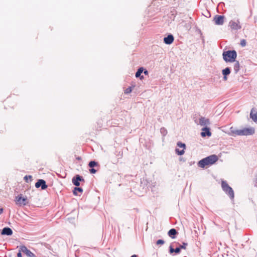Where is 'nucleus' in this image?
Masks as SVG:
<instances>
[{
    "label": "nucleus",
    "instance_id": "1",
    "mask_svg": "<svg viewBox=\"0 0 257 257\" xmlns=\"http://www.w3.org/2000/svg\"><path fill=\"white\" fill-rule=\"evenodd\" d=\"M230 133L229 135L232 136H249L252 135L254 134L255 130L253 127H248V128H243L241 130H237L235 127L231 126L230 129Z\"/></svg>",
    "mask_w": 257,
    "mask_h": 257
},
{
    "label": "nucleus",
    "instance_id": "2",
    "mask_svg": "<svg viewBox=\"0 0 257 257\" xmlns=\"http://www.w3.org/2000/svg\"><path fill=\"white\" fill-rule=\"evenodd\" d=\"M217 160V156L215 155H212L200 160L197 165L199 167L204 168L206 166L213 164Z\"/></svg>",
    "mask_w": 257,
    "mask_h": 257
},
{
    "label": "nucleus",
    "instance_id": "3",
    "mask_svg": "<svg viewBox=\"0 0 257 257\" xmlns=\"http://www.w3.org/2000/svg\"><path fill=\"white\" fill-rule=\"evenodd\" d=\"M222 56L225 62H233L235 61L237 53L235 50H227L223 52Z\"/></svg>",
    "mask_w": 257,
    "mask_h": 257
},
{
    "label": "nucleus",
    "instance_id": "4",
    "mask_svg": "<svg viewBox=\"0 0 257 257\" xmlns=\"http://www.w3.org/2000/svg\"><path fill=\"white\" fill-rule=\"evenodd\" d=\"M221 187L223 191L229 196L230 199L233 200L234 197V191L225 181H222Z\"/></svg>",
    "mask_w": 257,
    "mask_h": 257
},
{
    "label": "nucleus",
    "instance_id": "5",
    "mask_svg": "<svg viewBox=\"0 0 257 257\" xmlns=\"http://www.w3.org/2000/svg\"><path fill=\"white\" fill-rule=\"evenodd\" d=\"M225 17L223 15H216L213 17V21L216 25H223L224 22Z\"/></svg>",
    "mask_w": 257,
    "mask_h": 257
},
{
    "label": "nucleus",
    "instance_id": "6",
    "mask_svg": "<svg viewBox=\"0 0 257 257\" xmlns=\"http://www.w3.org/2000/svg\"><path fill=\"white\" fill-rule=\"evenodd\" d=\"M229 26L232 30H238L241 28L239 20L236 21L231 20L229 23Z\"/></svg>",
    "mask_w": 257,
    "mask_h": 257
},
{
    "label": "nucleus",
    "instance_id": "7",
    "mask_svg": "<svg viewBox=\"0 0 257 257\" xmlns=\"http://www.w3.org/2000/svg\"><path fill=\"white\" fill-rule=\"evenodd\" d=\"M177 147L183 148V150H180L178 148L175 149L176 153L179 156L183 155L184 154V150L186 149V145L184 143H182L181 142H178L177 143Z\"/></svg>",
    "mask_w": 257,
    "mask_h": 257
},
{
    "label": "nucleus",
    "instance_id": "8",
    "mask_svg": "<svg viewBox=\"0 0 257 257\" xmlns=\"http://www.w3.org/2000/svg\"><path fill=\"white\" fill-rule=\"evenodd\" d=\"M84 182V179L82 176L79 175H76L74 176L72 179V182L75 186L78 187L80 185V182Z\"/></svg>",
    "mask_w": 257,
    "mask_h": 257
},
{
    "label": "nucleus",
    "instance_id": "9",
    "mask_svg": "<svg viewBox=\"0 0 257 257\" xmlns=\"http://www.w3.org/2000/svg\"><path fill=\"white\" fill-rule=\"evenodd\" d=\"M15 201L19 206H25L27 204V198L22 197L21 195L17 196Z\"/></svg>",
    "mask_w": 257,
    "mask_h": 257
},
{
    "label": "nucleus",
    "instance_id": "10",
    "mask_svg": "<svg viewBox=\"0 0 257 257\" xmlns=\"http://www.w3.org/2000/svg\"><path fill=\"white\" fill-rule=\"evenodd\" d=\"M19 248L20 251L25 253L28 257H35V254L28 249L25 245H21Z\"/></svg>",
    "mask_w": 257,
    "mask_h": 257
},
{
    "label": "nucleus",
    "instance_id": "11",
    "mask_svg": "<svg viewBox=\"0 0 257 257\" xmlns=\"http://www.w3.org/2000/svg\"><path fill=\"white\" fill-rule=\"evenodd\" d=\"M35 187L37 188L41 187L42 190H45L48 187V185L44 180L39 179L35 183Z\"/></svg>",
    "mask_w": 257,
    "mask_h": 257
},
{
    "label": "nucleus",
    "instance_id": "12",
    "mask_svg": "<svg viewBox=\"0 0 257 257\" xmlns=\"http://www.w3.org/2000/svg\"><path fill=\"white\" fill-rule=\"evenodd\" d=\"M202 132L201 133V136L202 137H210L211 133L210 131V128L207 126H205L202 128Z\"/></svg>",
    "mask_w": 257,
    "mask_h": 257
},
{
    "label": "nucleus",
    "instance_id": "13",
    "mask_svg": "<svg viewBox=\"0 0 257 257\" xmlns=\"http://www.w3.org/2000/svg\"><path fill=\"white\" fill-rule=\"evenodd\" d=\"M174 40V36L172 34H169L167 37L164 38V43L167 45L171 44Z\"/></svg>",
    "mask_w": 257,
    "mask_h": 257
},
{
    "label": "nucleus",
    "instance_id": "14",
    "mask_svg": "<svg viewBox=\"0 0 257 257\" xmlns=\"http://www.w3.org/2000/svg\"><path fill=\"white\" fill-rule=\"evenodd\" d=\"M210 124V120L208 118L201 116L199 118V124L201 126H207Z\"/></svg>",
    "mask_w": 257,
    "mask_h": 257
},
{
    "label": "nucleus",
    "instance_id": "15",
    "mask_svg": "<svg viewBox=\"0 0 257 257\" xmlns=\"http://www.w3.org/2000/svg\"><path fill=\"white\" fill-rule=\"evenodd\" d=\"M1 234L9 236L13 234V230L9 227H5L2 229Z\"/></svg>",
    "mask_w": 257,
    "mask_h": 257
},
{
    "label": "nucleus",
    "instance_id": "16",
    "mask_svg": "<svg viewBox=\"0 0 257 257\" xmlns=\"http://www.w3.org/2000/svg\"><path fill=\"white\" fill-rule=\"evenodd\" d=\"M181 252V249L179 247H177L176 248H174L173 247V245L171 244L169 246V253L170 254H173L175 252L176 254H179Z\"/></svg>",
    "mask_w": 257,
    "mask_h": 257
},
{
    "label": "nucleus",
    "instance_id": "17",
    "mask_svg": "<svg viewBox=\"0 0 257 257\" xmlns=\"http://www.w3.org/2000/svg\"><path fill=\"white\" fill-rule=\"evenodd\" d=\"M178 233L177 231L175 228H172L168 232V235L172 239L176 238V235Z\"/></svg>",
    "mask_w": 257,
    "mask_h": 257
},
{
    "label": "nucleus",
    "instance_id": "18",
    "mask_svg": "<svg viewBox=\"0 0 257 257\" xmlns=\"http://www.w3.org/2000/svg\"><path fill=\"white\" fill-rule=\"evenodd\" d=\"M144 71V68L143 67L139 68L137 72L136 73L135 76L137 78H140V79H142L144 78V76L141 75V74L143 73Z\"/></svg>",
    "mask_w": 257,
    "mask_h": 257
},
{
    "label": "nucleus",
    "instance_id": "19",
    "mask_svg": "<svg viewBox=\"0 0 257 257\" xmlns=\"http://www.w3.org/2000/svg\"><path fill=\"white\" fill-rule=\"evenodd\" d=\"M88 166L90 168H96L97 169H98L99 165L97 162L95 161H91L88 164Z\"/></svg>",
    "mask_w": 257,
    "mask_h": 257
},
{
    "label": "nucleus",
    "instance_id": "20",
    "mask_svg": "<svg viewBox=\"0 0 257 257\" xmlns=\"http://www.w3.org/2000/svg\"><path fill=\"white\" fill-rule=\"evenodd\" d=\"M82 193L83 192V189L81 187H75L73 191V193L75 195H78V193Z\"/></svg>",
    "mask_w": 257,
    "mask_h": 257
},
{
    "label": "nucleus",
    "instance_id": "21",
    "mask_svg": "<svg viewBox=\"0 0 257 257\" xmlns=\"http://www.w3.org/2000/svg\"><path fill=\"white\" fill-rule=\"evenodd\" d=\"M239 67H240V65H239V62L236 61L234 65V67H233V69H234V71L235 73L236 74L237 73H238V72L239 70Z\"/></svg>",
    "mask_w": 257,
    "mask_h": 257
},
{
    "label": "nucleus",
    "instance_id": "22",
    "mask_svg": "<svg viewBox=\"0 0 257 257\" xmlns=\"http://www.w3.org/2000/svg\"><path fill=\"white\" fill-rule=\"evenodd\" d=\"M250 117L255 122L257 121V112L255 113H253L252 109L250 113Z\"/></svg>",
    "mask_w": 257,
    "mask_h": 257
},
{
    "label": "nucleus",
    "instance_id": "23",
    "mask_svg": "<svg viewBox=\"0 0 257 257\" xmlns=\"http://www.w3.org/2000/svg\"><path fill=\"white\" fill-rule=\"evenodd\" d=\"M231 72L230 69L229 67H226L225 69H223L222 71V73L223 75H228L230 74Z\"/></svg>",
    "mask_w": 257,
    "mask_h": 257
},
{
    "label": "nucleus",
    "instance_id": "24",
    "mask_svg": "<svg viewBox=\"0 0 257 257\" xmlns=\"http://www.w3.org/2000/svg\"><path fill=\"white\" fill-rule=\"evenodd\" d=\"M24 179L25 181L28 183L30 181H31L32 180V176L31 175H26L24 177Z\"/></svg>",
    "mask_w": 257,
    "mask_h": 257
},
{
    "label": "nucleus",
    "instance_id": "25",
    "mask_svg": "<svg viewBox=\"0 0 257 257\" xmlns=\"http://www.w3.org/2000/svg\"><path fill=\"white\" fill-rule=\"evenodd\" d=\"M160 132L163 136H165L167 134V131L164 127L161 128Z\"/></svg>",
    "mask_w": 257,
    "mask_h": 257
},
{
    "label": "nucleus",
    "instance_id": "26",
    "mask_svg": "<svg viewBox=\"0 0 257 257\" xmlns=\"http://www.w3.org/2000/svg\"><path fill=\"white\" fill-rule=\"evenodd\" d=\"M187 245H188L187 243L183 242L182 244V245L179 244V246L178 247H179L180 249H185L186 248V247L187 246Z\"/></svg>",
    "mask_w": 257,
    "mask_h": 257
},
{
    "label": "nucleus",
    "instance_id": "27",
    "mask_svg": "<svg viewBox=\"0 0 257 257\" xmlns=\"http://www.w3.org/2000/svg\"><path fill=\"white\" fill-rule=\"evenodd\" d=\"M132 91V87H128L125 90L124 93L125 94H128V93H130Z\"/></svg>",
    "mask_w": 257,
    "mask_h": 257
},
{
    "label": "nucleus",
    "instance_id": "28",
    "mask_svg": "<svg viewBox=\"0 0 257 257\" xmlns=\"http://www.w3.org/2000/svg\"><path fill=\"white\" fill-rule=\"evenodd\" d=\"M165 241L163 239H159L157 241L156 244L157 245H162L164 243Z\"/></svg>",
    "mask_w": 257,
    "mask_h": 257
},
{
    "label": "nucleus",
    "instance_id": "29",
    "mask_svg": "<svg viewBox=\"0 0 257 257\" xmlns=\"http://www.w3.org/2000/svg\"><path fill=\"white\" fill-rule=\"evenodd\" d=\"M98 169H96L95 168H90L89 169V172L91 174H95L97 170Z\"/></svg>",
    "mask_w": 257,
    "mask_h": 257
},
{
    "label": "nucleus",
    "instance_id": "30",
    "mask_svg": "<svg viewBox=\"0 0 257 257\" xmlns=\"http://www.w3.org/2000/svg\"><path fill=\"white\" fill-rule=\"evenodd\" d=\"M240 45L241 46L244 47L246 45V41L245 40L242 39L240 41Z\"/></svg>",
    "mask_w": 257,
    "mask_h": 257
},
{
    "label": "nucleus",
    "instance_id": "31",
    "mask_svg": "<svg viewBox=\"0 0 257 257\" xmlns=\"http://www.w3.org/2000/svg\"><path fill=\"white\" fill-rule=\"evenodd\" d=\"M21 252L22 251H19V252L17 253V257H22Z\"/></svg>",
    "mask_w": 257,
    "mask_h": 257
},
{
    "label": "nucleus",
    "instance_id": "32",
    "mask_svg": "<svg viewBox=\"0 0 257 257\" xmlns=\"http://www.w3.org/2000/svg\"><path fill=\"white\" fill-rule=\"evenodd\" d=\"M227 75H223V80L224 81L227 80Z\"/></svg>",
    "mask_w": 257,
    "mask_h": 257
},
{
    "label": "nucleus",
    "instance_id": "33",
    "mask_svg": "<svg viewBox=\"0 0 257 257\" xmlns=\"http://www.w3.org/2000/svg\"><path fill=\"white\" fill-rule=\"evenodd\" d=\"M144 73L145 75H147L148 74V72L147 70H145L144 71Z\"/></svg>",
    "mask_w": 257,
    "mask_h": 257
},
{
    "label": "nucleus",
    "instance_id": "34",
    "mask_svg": "<svg viewBox=\"0 0 257 257\" xmlns=\"http://www.w3.org/2000/svg\"><path fill=\"white\" fill-rule=\"evenodd\" d=\"M3 212V209L0 208V214H1Z\"/></svg>",
    "mask_w": 257,
    "mask_h": 257
},
{
    "label": "nucleus",
    "instance_id": "35",
    "mask_svg": "<svg viewBox=\"0 0 257 257\" xmlns=\"http://www.w3.org/2000/svg\"><path fill=\"white\" fill-rule=\"evenodd\" d=\"M131 257H138V256H137V255H136V254H134V255H132L131 256Z\"/></svg>",
    "mask_w": 257,
    "mask_h": 257
}]
</instances>
